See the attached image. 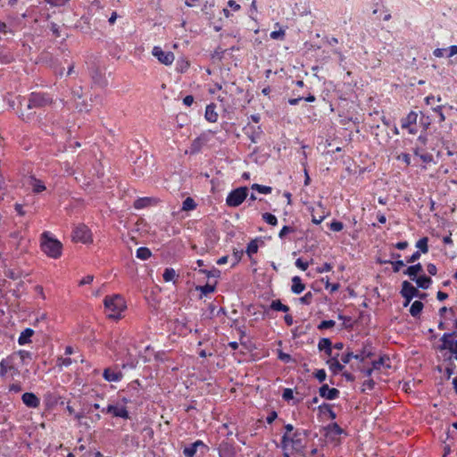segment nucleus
Listing matches in <instances>:
<instances>
[{"mask_svg":"<svg viewBox=\"0 0 457 457\" xmlns=\"http://www.w3.org/2000/svg\"><path fill=\"white\" fill-rule=\"evenodd\" d=\"M444 108L443 105H437L435 107H432V111L435 112L438 115V122H444L445 121V115L444 112H442V109Z\"/></svg>","mask_w":457,"mask_h":457,"instance_id":"obj_54","label":"nucleus"},{"mask_svg":"<svg viewBox=\"0 0 457 457\" xmlns=\"http://www.w3.org/2000/svg\"><path fill=\"white\" fill-rule=\"evenodd\" d=\"M94 280V276L92 275H87L80 279L79 283L78 285L79 286H86L91 284V282Z\"/></svg>","mask_w":457,"mask_h":457,"instance_id":"obj_64","label":"nucleus"},{"mask_svg":"<svg viewBox=\"0 0 457 457\" xmlns=\"http://www.w3.org/2000/svg\"><path fill=\"white\" fill-rule=\"evenodd\" d=\"M329 228L332 229V231L334 232L341 231L342 229H344V223L335 220L332 222H330Z\"/></svg>","mask_w":457,"mask_h":457,"instance_id":"obj_50","label":"nucleus"},{"mask_svg":"<svg viewBox=\"0 0 457 457\" xmlns=\"http://www.w3.org/2000/svg\"><path fill=\"white\" fill-rule=\"evenodd\" d=\"M177 274L175 273L174 269L172 268H167L165 269V271H163L162 278L165 282H170L175 278Z\"/></svg>","mask_w":457,"mask_h":457,"instance_id":"obj_42","label":"nucleus"},{"mask_svg":"<svg viewBox=\"0 0 457 457\" xmlns=\"http://www.w3.org/2000/svg\"><path fill=\"white\" fill-rule=\"evenodd\" d=\"M242 255H243V251L242 250H237V249H234L233 250V253H232V267H235L237 266L240 260L242 259Z\"/></svg>","mask_w":457,"mask_h":457,"instance_id":"obj_43","label":"nucleus"},{"mask_svg":"<svg viewBox=\"0 0 457 457\" xmlns=\"http://www.w3.org/2000/svg\"><path fill=\"white\" fill-rule=\"evenodd\" d=\"M295 267H297L298 269H300L303 271L306 270L307 268H309V262H303V260H302L301 258H298L297 260H295Z\"/></svg>","mask_w":457,"mask_h":457,"instance_id":"obj_57","label":"nucleus"},{"mask_svg":"<svg viewBox=\"0 0 457 457\" xmlns=\"http://www.w3.org/2000/svg\"><path fill=\"white\" fill-rule=\"evenodd\" d=\"M150 203H151V198H149V197L137 198V200L134 201L133 206L135 209L140 210L142 208H145L146 206H148L150 204Z\"/></svg>","mask_w":457,"mask_h":457,"instance_id":"obj_34","label":"nucleus"},{"mask_svg":"<svg viewBox=\"0 0 457 457\" xmlns=\"http://www.w3.org/2000/svg\"><path fill=\"white\" fill-rule=\"evenodd\" d=\"M21 403H23L26 407L31 409H37L40 405V400L37 398V395L33 393H23V395H21Z\"/></svg>","mask_w":457,"mask_h":457,"instance_id":"obj_13","label":"nucleus"},{"mask_svg":"<svg viewBox=\"0 0 457 457\" xmlns=\"http://www.w3.org/2000/svg\"><path fill=\"white\" fill-rule=\"evenodd\" d=\"M30 187L34 194H41L46 190L43 181L36 177H30Z\"/></svg>","mask_w":457,"mask_h":457,"instance_id":"obj_22","label":"nucleus"},{"mask_svg":"<svg viewBox=\"0 0 457 457\" xmlns=\"http://www.w3.org/2000/svg\"><path fill=\"white\" fill-rule=\"evenodd\" d=\"M284 37H285V30L284 29L271 31V33H270V38H272L274 40H282Z\"/></svg>","mask_w":457,"mask_h":457,"instance_id":"obj_53","label":"nucleus"},{"mask_svg":"<svg viewBox=\"0 0 457 457\" xmlns=\"http://www.w3.org/2000/svg\"><path fill=\"white\" fill-rule=\"evenodd\" d=\"M196 453V447L195 446H187L184 448V455L187 457H194Z\"/></svg>","mask_w":457,"mask_h":457,"instance_id":"obj_60","label":"nucleus"},{"mask_svg":"<svg viewBox=\"0 0 457 457\" xmlns=\"http://www.w3.org/2000/svg\"><path fill=\"white\" fill-rule=\"evenodd\" d=\"M372 356H373V352H371L370 346L365 345L364 347H362L361 352L354 354V360H356L360 362H363L366 360L371 358Z\"/></svg>","mask_w":457,"mask_h":457,"instance_id":"obj_23","label":"nucleus"},{"mask_svg":"<svg viewBox=\"0 0 457 457\" xmlns=\"http://www.w3.org/2000/svg\"><path fill=\"white\" fill-rule=\"evenodd\" d=\"M311 213L313 224H320L325 220L326 214L323 211H318L315 207L311 208Z\"/></svg>","mask_w":457,"mask_h":457,"instance_id":"obj_27","label":"nucleus"},{"mask_svg":"<svg viewBox=\"0 0 457 457\" xmlns=\"http://www.w3.org/2000/svg\"><path fill=\"white\" fill-rule=\"evenodd\" d=\"M314 378H316L317 380L320 381V383H322L326 379V372L325 370H317L316 372H314Z\"/></svg>","mask_w":457,"mask_h":457,"instance_id":"obj_61","label":"nucleus"},{"mask_svg":"<svg viewBox=\"0 0 457 457\" xmlns=\"http://www.w3.org/2000/svg\"><path fill=\"white\" fill-rule=\"evenodd\" d=\"M414 282H416V285H418V287L422 289H428L430 287L431 279L429 277L423 275V276H416L414 279H412Z\"/></svg>","mask_w":457,"mask_h":457,"instance_id":"obj_25","label":"nucleus"},{"mask_svg":"<svg viewBox=\"0 0 457 457\" xmlns=\"http://www.w3.org/2000/svg\"><path fill=\"white\" fill-rule=\"evenodd\" d=\"M303 456H305V457H323V453L318 448H314V449L311 450V452H309L307 453H303Z\"/></svg>","mask_w":457,"mask_h":457,"instance_id":"obj_59","label":"nucleus"},{"mask_svg":"<svg viewBox=\"0 0 457 457\" xmlns=\"http://www.w3.org/2000/svg\"><path fill=\"white\" fill-rule=\"evenodd\" d=\"M136 257L140 261H147L151 257V251L146 247H139L136 251Z\"/></svg>","mask_w":457,"mask_h":457,"instance_id":"obj_29","label":"nucleus"},{"mask_svg":"<svg viewBox=\"0 0 457 457\" xmlns=\"http://www.w3.org/2000/svg\"><path fill=\"white\" fill-rule=\"evenodd\" d=\"M33 336V329L27 328L21 332L20 337H18V345H25L31 343V337Z\"/></svg>","mask_w":457,"mask_h":457,"instance_id":"obj_18","label":"nucleus"},{"mask_svg":"<svg viewBox=\"0 0 457 457\" xmlns=\"http://www.w3.org/2000/svg\"><path fill=\"white\" fill-rule=\"evenodd\" d=\"M352 360H354V353L350 350L346 351V353L341 356V362H343V364L346 365Z\"/></svg>","mask_w":457,"mask_h":457,"instance_id":"obj_48","label":"nucleus"},{"mask_svg":"<svg viewBox=\"0 0 457 457\" xmlns=\"http://www.w3.org/2000/svg\"><path fill=\"white\" fill-rule=\"evenodd\" d=\"M290 290L295 295H299L304 290V284L302 282V279L298 276H295L292 278V287H290Z\"/></svg>","mask_w":457,"mask_h":457,"instance_id":"obj_21","label":"nucleus"},{"mask_svg":"<svg viewBox=\"0 0 457 457\" xmlns=\"http://www.w3.org/2000/svg\"><path fill=\"white\" fill-rule=\"evenodd\" d=\"M19 376L18 361H15L14 355H7L0 361V377L2 378H14Z\"/></svg>","mask_w":457,"mask_h":457,"instance_id":"obj_5","label":"nucleus"},{"mask_svg":"<svg viewBox=\"0 0 457 457\" xmlns=\"http://www.w3.org/2000/svg\"><path fill=\"white\" fill-rule=\"evenodd\" d=\"M76 361H72V359L69 357H60L56 359V367L58 368H68L70 365L72 364V362H75Z\"/></svg>","mask_w":457,"mask_h":457,"instance_id":"obj_40","label":"nucleus"},{"mask_svg":"<svg viewBox=\"0 0 457 457\" xmlns=\"http://www.w3.org/2000/svg\"><path fill=\"white\" fill-rule=\"evenodd\" d=\"M277 358H278V360L282 361L284 363H288L291 361V356L288 353L282 352V350H278V352H277Z\"/></svg>","mask_w":457,"mask_h":457,"instance_id":"obj_52","label":"nucleus"},{"mask_svg":"<svg viewBox=\"0 0 457 457\" xmlns=\"http://www.w3.org/2000/svg\"><path fill=\"white\" fill-rule=\"evenodd\" d=\"M319 394L320 397L329 401H334L339 396L338 389L335 387L329 388L327 384H324L321 386V387H320Z\"/></svg>","mask_w":457,"mask_h":457,"instance_id":"obj_12","label":"nucleus"},{"mask_svg":"<svg viewBox=\"0 0 457 457\" xmlns=\"http://www.w3.org/2000/svg\"><path fill=\"white\" fill-rule=\"evenodd\" d=\"M441 346L440 351L448 350L449 353L457 355V339L456 340H446L445 337H441Z\"/></svg>","mask_w":457,"mask_h":457,"instance_id":"obj_15","label":"nucleus"},{"mask_svg":"<svg viewBox=\"0 0 457 457\" xmlns=\"http://www.w3.org/2000/svg\"><path fill=\"white\" fill-rule=\"evenodd\" d=\"M195 207L196 204L192 197H187L184 202H182V211L189 212L195 210Z\"/></svg>","mask_w":457,"mask_h":457,"instance_id":"obj_36","label":"nucleus"},{"mask_svg":"<svg viewBox=\"0 0 457 457\" xmlns=\"http://www.w3.org/2000/svg\"><path fill=\"white\" fill-rule=\"evenodd\" d=\"M375 385H376V383L374 382L373 379L368 378V379L364 380V382H362L361 391L362 392H364L366 390L372 391L374 389Z\"/></svg>","mask_w":457,"mask_h":457,"instance_id":"obj_47","label":"nucleus"},{"mask_svg":"<svg viewBox=\"0 0 457 457\" xmlns=\"http://www.w3.org/2000/svg\"><path fill=\"white\" fill-rule=\"evenodd\" d=\"M330 359L327 361V365L329 367L330 372L335 375H337L344 370V365L338 361V355L334 357H329Z\"/></svg>","mask_w":457,"mask_h":457,"instance_id":"obj_16","label":"nucleus"},{"mask_svg":"<svg viewBox=\"0 0 457 457\" xmlns=\"http://www.w3.org/2000/svg\"><path fill=\"white\" fill-rule=\"evenodd\" d=\"M420 160L425 163H430L433 162V155L430 153H424L423 154L418 155Z\"/></svg>","mask_w":457,"mask_h":457,"instance_id":"obj_62","label":"nucleus"},{"mask_svg":"<svg viewBox=\"0 0 457 457\" xmlns=\"http://www.w3.org/2000/svg\"><path fill=\"white\" fill-rule=\"evenodd\" d=\"M7 390H9V394H19L21 392V382H13L9 385V387H7Z\"/></svg>","mask_w":457,"mask_h":457,"instance_id":"obj_45","label":"nucleus"},{"mask_svg":"<svg viewBox=\"0 0 457 457\" xmlns=\"http://www.w3.org/2000/svg\"><path fill=\"white\" fill-rule=\"evenodd\" d=\"M285 433L281 437L282 451L292 449L296 453L303 451V443L307 436L305 429H295L292 424H287L284 427Z\"/></svg>","mask_w":457,"mask_h":457,"instance_id":"obj_1","label":"nucleus"},{"mask_svg":"<svg viewBox=\"0 0 457 457\" xmlns=\"http://www.w3.org/2000/svg\"><path fill=\"white\" fill-rule=\"evenodd\" d=\"M250 188H252V190H253L255 192H258V193L263 194V195H268V194L271 193L270 186H263L261 184H252V186H250Z\"/></svg>","mask_w":457,"mask_h":457,"instance_id":"obj_33","label":"nucleus"},{"mask_svg":"<svg viewBox=\"0 0 457 457\" xmlns=\"http://www.w3.org/2000/svg\"><path fill=\"white\" fill-rule=\"evenodd\" d=\"M9 356H14L15 361H20V362L24 363L27 360L32 359V354L30 352L26 350H20Z\"/></svg>","mask_w":457,"mask_h":457,"instance_id":"obj_26","label":"nucleus"},{"mask_svg":"<svg viewBox=\"0 0 457 457\" xmlns=\"http://www.w3.org/2000/svg\"><path fill=\"white\" fill-rule=\"evenodd\" d=\"M270 309H271V311H275V312H288V306L287 304L281 303L278 299L271 301Z\"/></svg>","mask_w":457,"mask_h":457,"instance_id":"obj_31","label":"nucleus"},{"mask_svg":"<svg viewBox=\"0 0 457 457\" xmlns=\"http://www.w3.org/2000/svg\"><path fill=\"white\" fill-rule=\"evenodd\" d=\"M188 68H190V62L187 59L181 58L177 61V71L184 73L187 71Z\"/></svg>","mask_w":457,"mask_h":457,"instance_id":"obj_37","label":"nucleus"},{"mask_svg":"<svg viewBox=\"0 0 457 457\" xmlns=\"http://www.w3.org/2000/svg\"><path fill=\"white\" fill-rule=\"evenodd\" d=\"M338 320H340L344 322V328H352L353 320H352L351 317L340 314V315H338Z\"/></svg>","mask_w":457,"mask_h":457,"instance_id":"obj_49","label":"nucleus"},{"mask_svg":"<svg viewBox=\"0 0 457 457\" xmlns=\"http://www.w3.org/2000/svg\"><path fill=\"white\" fill-rule=\"evenodd\" d=\"M381 368L390 369V359L387 355H384L378 360L372 361L370 369L380 370Z\"/></svg>","mask_w":457,"mask_h":457,"instance_id":"obj_17","label":"nucleus"},{"mask_svg":"<svg viewBox=\"0 0 457 457\" xmlns=\"http://www.w3.org/2000/svg\"><path fill=\"white\" fill-rule=\"evenodd\" d=\"M417 117H419V114L413 111H411V112H409L406 117L400 120L402 129H407L409 135H415L417 133V129L414 128V125L417 123Z\"/></svg>","mask_w":457,"mask_h":457,"instance_id":"obj_10","label":"nucleus"},{"mask_svg":"<svg viewBox=\"0 0 457 457\" xmlns=\"http://www.w3.org/2000/svg\"><path fill=\"white\" fill-rule=\"evenodd\" d=\"M317 347H319L320 352H324L325 354L328 357H333V353H331V341L328 338H321L319 341V345H317Z\"/></svg>","mask_w":457,"mask_h":457,"instance_id":"obj_20","label":"nucleus"},{"mask_svg":"<svg viewBox=\"0 0 457 457\" xmlns=\"http://www.w3.org/2000/svg\"><path fill=\"white\" fill-rule=\"evenodd\" d=\"M62 243L46 230L41 234V251L50 259H59L62 256Z\"/></svg>","mask_w":457,"mask_h":457,"instance_id":"obj_3","label":"nucleus"},{"mask_svg":"<svg viewBox=\"0 0 457 457\" xmlns=\"http://www.w3.org/2000/svg\"><path fill=\"white\" fill-rule=\"evenodd\" d=\"M388 262L391 263L393 272H395V273H397L399 271V270H401L404 266L403 262H402L400 260L395 261V262Z\"/></svg>","mask_w":457,"mask_h":457,"instance_id":"obj_56","label":"nucleus"},{"mask_svg":"<svg viewBox=\"0 0 457 457\" xmlns=\"http://www.w3.org/2000/svg\"><path fill=\"white\" fill-rule=\"evenodd\" d=\"M205 119L207 122L215 123L218 120V113L215 111V104H207L205 108Z\"/></svg>","mask_w":457,"mask_h":457,"instance_id":"obj_19","label":"nucleus"},{"mask_svg":"<svg viewBox=\"0 0 457 457\" xmlns=\"http://www.w3.org/2000/svg\"><path fill=\"white\" fill-rule=\"evenodd\" d=\"M422 271V265L420 263L411 265L407 270H403V275L409 277L411 279H414L417 275Z\"/></svg>","mask_w":457,"mask_h":457,"instance_id":"obj_24","label":"nucleus"},{"mask_svg":"<svg viewBox=\"0 0 457 457\" xmlns=\"http://www.w3.org/2000/svg\"><path fill=\"white\" fill-rule=\"evenodd\" d=\"M416 248L419 249V252L428 253V252L429 251V247H428V237H423L420 238L419 241L416 242Z\"/></svg>","mask_w":457,"mask_h":457,"instance_id":"obj_35","label":"nucleus"},{"mask_svg":"<svg viewBox=\"0 0 457 457\" xmlns=\"http://www.w3.org/2000/svg\"><path fill=\"white\" fill-rule=\"evenodd\" d=\"M258 252V244L256 243V239L250 240L249 244H247L246 246V253L247 256L251 257L252 255L255 254Z\"/></svg>","mask_w":457,"mask_h":457,"instance_id":"obj_38","label":"nucleus"},{"mask_svg":"<svg viewBox=\"0 0 457 457\" xmlns=\"http://www.w3.org/2000/svg\"><path fill=\"white\" fill-rule=\"evenodd\" d=\"M400 294H402L403 300H405V302H403V307H407L414 297L424 296V294H420L419 290L409 283V281H403Z\"/></svg>","mask_w":457,"mask_h":457,"instance_id":"obj_8","label":"nucleus"},{"mask_svg":"<svg viewBox=\"0 0 457 457\" xmlns=\"http://www.w3.org/2000/svg\"><path fill=\"white\" fill-rule=\"evenodd\" d=\"M333 270V266L329 263H324L320 267L317 268V272L319 273H327Z\"/></svg>","mask_w":457,"mask_h":457,"instance_id":"obj_63","label":"nucleus"},{"mask_svg":"<svg viewBox=\"0 0 457 457\" xmlns=\"http://www.w3.org/2000/svg\"><path fill=\"white\" fill-rule=\"evenodd\" d=\"M424 309V304L420 301H414L412 304H411V308H409V313L413 318L420 316V312Z\"/></svg>","mask_w":457,"mask_h":457,"instance_id":"obj_28","label":"nucleus"},{"mask_svg":"<svg viewBox=\"0 0 457 457\" xmlns=\"http://www.w3.org/2000/svg\"><path fill=\"white\" fill-rule=\"evenodd\" d=\"M312 302V292H306L302 297H300V303L303 305H310Z\"/></svg>","mask_w":457,"mask_h":457,"instance_id":"obj_51","label":"nucleus"},{"mask_svg":"<svg viewBox=\"0 0 457 457\" xmlns=\"http://www.w3.org/2000/svg\"><path fill=\"white\" fill-rule=\"evenodd\" d=\"M72 240L87 245L92 242L91 231L88 227L79 224L72 230Z\"/></svg>","mask_w":457,"mask_h":457,"instance_id":"obj_7","label":"nucleus"},{"mask_svg":"<svg viewBox=\"0 0 457 457\" xmlns=\"http://www.w3.org/2000/svg\"><path fill=\"white\" fill-rule=\"evenodd\" d=\"M338 288H339L338 283L330 284L328 282V278H327V282H325V289H329L330 293H335V292L338 291Z\"/></svg>","mask_w":457,"mask_h":457,"instance_id":"obj_58","label":"nucleus"},{"mask_svg":"<svg viewBox=\"0 0 457 457\" xmlns=\"http://www.w3.org/2000/svg\"><path fill=\"white\" fill-rule=\"evenodd\" d=\"M152 54L164 66H170L174 62V54L171 51H164L160 46L153 47Z\"/></svg>","mask_w":457,"mask_h":457,"instance_id":"obj_9","label":"nucleus"},{"mask_svg":"<svg viewBox=\"0 0 457 457\" xmlns=\"http://www.w3.org/2000/svg\"><path fill=\"white\" fill-rule=\"evenodd\" d=\"M233 455V449L225 445L220 448V457H231Z\"/></svg>","mask_w":457,"mask_h":457,"instance_id":"obj_44","label":"nucleus"},{"mask_svg":"<svg viewBox=\"0 0 457 457\" xmlns=\"http://www.w3.org/2000/svg\"><path fill=\"white\" fill-rule=\"evenodd\" d=\"M292 232H294V228L291 226L285 225L282 227L281 230H279L278 237L282 239L285 237V236L287 234L292 233Z\"/></svg>","mask_w":457,"mask_h":457,"instance_id":"obj_55","label":"nucleus"},{"mask_svg":"<svg viewBox=\"0 0 457 457\" xmlns=\"http://www.w3.org/2000/svg\"><path fill=\"white\" fill-rule=\"evenodd\" d=\"M195 290L200 291L203 296H207L215 291V286L210 284H206L204 286H197L195 287Z\"/></svg>","mask_w":457,"mask_h":457,"instance_id":"obj_32","label":"nucleus"},{"mask_svg":"<svg viewBox=\"0 0 457 457\" xmlns=\"http://www.w3.org/2000/svg\"><path fill=\"white\" fill-rule=\"evenodd\" d=\"M101 411L102 413L112 414L114 418H121L125 420L129 418V411H127L125 406L109 404L107 407L102 409Z\"/></svg>","mask_w":457,"mask_h":457,"instance_id":"obj_11","label":"nucleus"},{"mask_svg":"<svg viewBox=\"0 0 457 457\" xmlns=\"http://www.w3.org/2000/svg\"><path fill=\"white\" fill-rule=\"evenodd\" d=\"M248 189L246 187H239L228 192L225 203L227 206L236 208L238 207L247 198Z\"/></svg>","mask_w":457,"mask_h":457,"instance_id":"obj_6","label":"nucleus"},{"mask_svg":"<svg viewBox=\"0 0 457 457\" xmlns=\"http://www.w3.org/2000/svg\"><path fill=\"white\" fill-rule=\"evenodd\" d=\"M262 220L271 226H277V223H278L277 217L274 216V214L270 213V212L262 213Z\"/></svg>","mask_w":457,"mask_h":457,"instance_id":"obj_41","label":"nucleus"},{"mask_svg":"<svg viewBox=\"0 0 457 457\" xmlns=\"http://www.w3.org/2000/svg\"><path fill=\"white\" fill-rule=\"evenodd\" d=\"M335 325L336 322L332 320H323L320 322L319 326H317V328H319V330H325L333 328Z\"/></svg>","mask_w":457,"mask_h":457,"instance_id":"obj_46","label":"nucleus"},{"mask_svg":"<svg viewBox=\"0 0 457 457\" xmlns=\"http://www.w3.org/2000/svg\"><path fill=\"white\" fill-rule=\"evenodd\" d=\"M104 306L107 318L113 320H120L123 318V312L127 309L124 297L119 294L104 296Z\"/></svg>","mask_w":457,"mask_h":457,"instance_id":"obj_2","label":"nucleus"},{"mask_svg":"<svg viewBox=\"0 0 457 457\" xmlns=\"http://www.w3.org/2000/svg\"><path fill=\"white\" fill-rule=\"evenodd\" d=\"M54 104L53 96L45 92H32L27 97V110L43 109Z\"/></svg>","mask_w":457,"mask_h":457,"instance_id":"obj_4","label":"nucleus"},{"mask_svg":"<svg viewBox=\"0 0 457 457\" xmlns=\"http://www.w3.org/2000/svg\"><path fill=\"white\" fill-rule=\"evenodd\" d=\"M320 412L328 414L330 420H334L337 417L336 412L328 403H322L319 406Z\"/></svg>","mask_w":457,"mask_h":457,"instance_id":"obj_30","label":"nucleus"},{"mask_svg":"<svg viewBox=\"0 0 457 457\" xmlns=\"http://www.w3.org/2000/svg\"><path fill=\"white\" fill-rule=\"evenodd\" d=\"M328 433L330 435L340 436L344 433V430L337 423H331L327 427Z\"/></svg>","mask_w":457,"mask_h":457,"instance_id":"obj_39","label":"nucleus"},{"mask_svg":"<svg viewBox=\"0 0 457 457\" xmlns=\"http://www.w3.org/2000/svg\"><path fill=\"white\" fill-rule=\"evenodd\" d=\"M102 377H104V379L106 380L107 382L117 383L121 380V378H123V374L120 370L111 369V368H106L104 370V373H102Z\"/></svg>","mask_w":457,"mask_h":457,"instance_id":"obj_14","label":"nucleus"}]
</instances>
